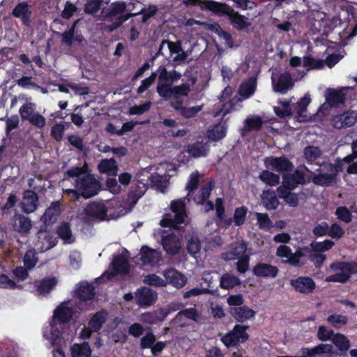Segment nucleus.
<instances>
[{"label":"nucleus","instance_id":"nucleus-15","mask_svg":"<svg viewBox=\"0 0 357 357\" xmlns=\"http://www.w3.org/2000/svg\"><path fill=\"white\" fill-rule=\"evenodd\" d=\"M38 205V196L37 193L32 190H26L23 193V200L21 203V207L26 213L34 212Z\"/></svg>","mask_w":357,"mask_h":357},{"label":"nucleus","instance_id":"nucleus-1","mask_svg":"<svg viewBox=\"0 0 357 357\" xmlns=\"http://www.w3.org/2000/svg\"><path fill=\"white\" fill-rule=\"evenodd\" d=\"M88 165L84 163L82 167H73L65 173V178H76L75 188L82 192V197L88 199L97 195L101 190L100 182L93 174H85Z\"/></svg>","mask_w":357,"mask_h":357},{"label":"nucleus","instance_id":"nucleus-38","mask_svg":"<svg viewBox=\"0 0 357 357\" xmlns=\"http://www.w3.org/2000/svg\"><path fill=\"white\" fill-rule=\"evenodd\" d=\"M98 169L100 173L116 175L118 169L116 161L114 158L102 160Z\"/></svg>","mask_w":357,"mask_h":357},{"label":"nucleus","instance_id":"nucleus-32","mask_svg":"<svg viewBox=\"0 0 357 357\" xmlns=\"http://www.w3.org/2000/svg\"><path fill=\"white\" fill-rule=\"evenodd\" d=\"M186 249L192 256L198 254L201 250V242L195 232H188L185 234Z\"/></svg>","mask_w":357,"mask_h":357},{"label":"nucleus","instance_id":"nucleus-60","mask_svg":"<svg viewBox=\"0 0 357 357\" xmlns=\"http://www.w3.org/2000/svg\"><path fill=\"white\" fill-rule=\"evenodd\" d=\"M157 76L158 77V72H153L149 77L143 79L142 81L141 85L137 89V93L138 94L143 93L146 90H147L153 84Z\"/></svg>","mask_w":357,"mask_h":357},{"label":"nucleus","instance_id":"nucleus-58","mask_svg":"<svg viewBox=\"0 0 357 357\" xmlns=\"http://www.w3.org/2000/svg\"><path fill=\"white\" fill-rule=\"evenodd\" d=\"M303 66L308 69H321L324 66V62L321 59H315L311 56L303 57Z\"/></svg>","mask_w":357,"mask_h":357},{"label":"nucleus","instance_id":"nucleus-62","mask_svg":"<svg viewBox=\"0 0 357 357\" xmlns=\"http://www.w3.org/2000/svg\"><path fill=\"white\" fill-rule=\"evenodd\" d=\"M344 229L337 222L333 223L331 227L328 226V236L333 238H340L344 236Z\"/></svg>","mask_w":357,"mask_h":357},{"label":"nucleus","instance_id":"nucleus-25","mask_svg":"<svg viewBox=\"0 0 357 357\" xmlns=\"http://www.w3.org/2000/svg\"><path fill=\"white\" fill-rule=\"evenodd\" d=\"M167 281L176 288L183 287L187 282L186 277L174 268H169L164 272Z\"/></svg>","mask_w":357,"mask_h":357},{"label":"nucleus","instance_id":"nucleus-40","mask_svg":"<svg viewBox=\"0 0 357 357\" xmlns=\"http://www.w3.org/2000/svg\"><path fill=\"white\" fill-rule=\"evenodd\" d=\"M91 352L90 346L86 342L75 344L71 348L72 356L75 357H91Z\"/></svg>","mask_w":357,"mask_h":357},{"label":"nucleus","instance_id":"nucleus-5","mask_svg":"<svg viewBox=\"0 0 357 357\" xmlns=\"http://www.w3.org/2000/svg\"><path fill=\"white\" fill-rule=\"evenodd\" d=\"M190 86L188 83L179 85H164L162 89L157 91L158 96L165 100L188 96Z\"/></svg>","mask_w":357,"mask_h":357},{"label":"nucleus","instance_id":"nucleus-9","mask_svg":"<svg viewBox=\"0 0 357 357\" xmlns=\"http://www.w3.org/2000/svg\"><path fill=\"white\" fill-rule=\"evenodd\" d=\"M290 284L296 291L307 295L313 293L316 289L315 282L309 276H299L292 279Z\"/></svg>","mask_w":357,"mask_h":357},{"label":"nucleus","instance_id":"nucleus-49","mask_svg":"<svg viewBox=\"0 0 357 357\" xmlns=\"http://www.w3.org/2000/svg\"><path fill=\"white\" fill-rule=\"evenodd\" d=\"M245 128L249 131L259 130L263 125L262 119L259 116L248 117L245 120Z\"/></svg>","mask_w":357,"mask_h":357},{"label":"nucleus","instance_id":"nucleus-56","mask_svg":"<svg viewBox=\"0 0 357 357\" xmlns=\"http://www.w3.org/2000/svg\"><path fill=\"white\" fill-rule=\"evenodd\" d=\"M158 10V7L153 4H149L147 8H143L141 10L136 13L137 15H142V21L143 23L146 22L151 17L155 16Z\"/></svg>","mask_w":357,"mask_h":357},{"label":"nucleus","instance_id":"nucleus-34","mask_svg":"<svg viewBox=\"0 0 357 357\" xmlns=\"http://www.w3.org/2000/svg\"><path fill=\"white\" fill-rule=\"evenodd\" d=\"M31 12L29 10V5L26 2L18 3L13 10V15L20 18L23 24H29L30 22Z\"/></svg>","mask_w":357,"mask_h":357},{"label":"nucleus","instance_id":"nucleus-51","mask_svg":"<svg viewBox=\"0 0 357 357\" xmlns=\"http://www.w3.org/2000/svg\"><path fill=\"white\" fill-rule=\"evenodd\" d=\"M126 9L124 1H115L111 3L107 12V16L113 17L123 13Z\"/></svg>","mask_w":357,"mask_h":357},{"label":"nucleus","instance_id":"nucleus-42","mask_svg":"<svg viewBox=\"0 0 357 357\" xmlns=\"http://www.w3.org/2000/svg\"><path fill=\"white\" fill-rule=\"evenodd\" d=\"M113 268L116 273L126 274L129 271L127 259L122 255H117L113 261Z\"/></svg>","mask_w":357,"mask_h":357},{"label":"nucleus","instance_id":"nucleus-13","mask_svg":"<svg viewBox=\"0 0 357 357\" xmlns=\"http://www.w3.org/2000/svg\"><path fill=\"white\" fill-rule=\"evenodd\" d=\"M357 119V114L354 111H347L342 114L335 115L331 123L333 126L337 129L352 126Z\"/></svg>","mask_w":357,"mask_h":357},{"label":"nucleus","instance_id":"nucleus-63","mask_svg":"<svg viewBox=\"0 0 357 357\" xmlns=\"http://www.w3.org/2000/svg\"><path fill=\"white\" fill-rule=\"evenodd\" d=\"M155 341L156 338L155 335L152 332H149L142 337L140 348L142 349H151Z\"/></svg>","mask_w":357,"mask_h":357},{"label":"nucleus","instance_id":"nucleus-26","mask_svg":"<svg viewBox=\"0 0 357 357\" xmlns=\"http://www.w3.org/2000/svg\"><path fill=\"white\" fill-rule=\"evenodd\" d=\"M230 314L238 322H244L253 318L255 312L246 305L231 307Z\"/></svg>","mask_w":357,"mask_h":357},{"label":"nucleus","instance_id":"nucleus-44","mask_svg":"<svg viewBox=\"0 0 357 357\" xmlns=\"http://www.w3.org/2000/svg\"><path fill=\"white\" fill-rule=\"evenodd\" d=\"M259 178L262 182L270 186H275L280 183L279 175L268 170H263L260 173Z\"/></svg>","mask_w":357,"mask_h":357},{"label":"nucleus","instance_id":"nucleus-41","mask_svg":"<svg viewBox=\"0 0 357 357\" xmlns=\"http://www.w3.org/2000/svg\"><path fill=\"white\" fill-rule=\"evenodd\" d=\"M226 132L227 128L225 125L217 123L212 129L208 130V137L213 142H218L225 137Z\"/></svg>","mask_w":357,"mask_h":357},{"label":"nucleus","instance_id":"nucleus-4","mask_svg":"<svg viewBox=\"0 0 357 357\" xmlns=\"http://www.w3.org/2000/svg\"><path fill=\"white\" fill-rule=\"evenodd\" d=\"M248 325L236 324L232 330L223 335L220 340L227 348L236 347L239 344H243L249 339L247 330Z\"/></svg>","mask_w":357,"mask_h":357},{"label":"nucleus","instance_id":"nucleus-37","mask_svg":"<svg viewBox=\"0 0 357 357\" xmlns=\"http://www.w3.org/2000/svg\"><path fill=\"white\" fill-rule=\"evenodd\" d=\"M57 280L55 278H45L36 284L39 295H45L56 286Z\"/></svg>","mask_w":357,"mask_h":357},{"label":"nucleus","instance_id":"nucleus-48","mask_svg":"<svg viewBox=\"0 0 357 357\" xmlns=\"http://www.w3.org/2000/svg\"><path fill=\"white\" fill-rule=\"evenodd\" d=\"M248 211V208L245 206L235 208L233 215V221L236 226L240 227L245 223Z\"/></svg>","mask_w":357,"mask_h":357},{"label":"nucleus","instance_id":"nucleus-59","mask_svg":"<svg viewBox=\"0 0 357 357\" xmlns=\"http://www.w3.org/2000/svg\"><path fill=\"white\" fill-rule=\"evenodd\" d=\"M256 217L259 229H268L273 227V222L267 213H257Z\"/></svg>","mask_w":357,"mask_h":357},{"label":"nucleus","instance_id":"nucleus-18","mask_svg":"<svg viewBox=\"0 0 357 357\" xmlns=\"http://www.w3.org/2000/svg\"><path fill=\"white\" fill-rule=\"evenodd\" d=\"M161 255L159 252L146 245L142 247L140 250V260L144 265L153 266L160 260Z\"/></svg>","mask_w":357,"mask_h":357},{"label":"nucleus","instance_id":"nucleus-29","mask_svg":"<svg viewBox=\"0 0 357 357\" xmlns=\"http://www.w3.org/2000/svg\"><path fill=\"white\" fill-rule=\"evenodd\" d=\"M73 315L71 307L61 305L54 310L53 317L59 324H66L71 320Z\"/></svg>","mask_w":357,"mask_h":357},{"label":"nucleus","instance_id":"nucleus-36","mask_svg":"<svg viewBox=\"0 0 357 357\" xmlns=\"http://www.w3.org/2000/svg\"><path fill=\"white\" fill-rule=\"evenodd\" d=\"M229 21L233 27L238 31L245 29L251 25L248 19L238 12H234L233 15H231Z\"/></svg>","mask_w":357,"mask_h":357},{"label":"nucleus","instance_id":"nucleus-53","mask_svg":"<svg viewBox=\"0 0 357 357\" xmlns=\"http://www.w3.org/2000/svg\"><path fill=\"white\" fill-rule=\"evenodd\" d=\"M0 121H6V133L9 135L10 132L18 127L20 119L17 114L12 115L10 117L3 116L0 118Z\"/></svg>","mask_w":357,"mask_h":357},{"label":"nucleus","instance_id":"nucleus-47","mask_svg":"<svg viewBox=\"0 0 357 357\" xmlns=\"http://www.w3.org/2000/svg\"><path fill=\"white\" fill-rule=\"evenodd\" d=\"M335 245L334 242L329 239H326L324 241H312L310 244V248L312 251L324 252L331 250Z\"/></svg>","mask_w":357,"mask_h":357},{"label":"nucleus","instance_id":"nucleus-27","mask_svg":"<svg viewBox=\"0 0 357 357\" xmlns=\"http://www.w3.org/2000/svg\"><path fill=\"white\" fill-rule=\"evenodd\" d=\"M345 100V94L342 91L331 89L327 90L326 102L331 107H337L340 105H343Z\"/></svg>","mask_w":357,"mask_h":357},{"label":"nucleus","instance_id":"nucleus-14","mask_svg":"<svg viewBox=\"0 0 357 357\" xmlns=\"http://www.w3.org/2000/svg\"><path fill=\"white\" fill-rule=\"evenodd\" d=\"M252 271V274L257 278H275L279 273V269L275 266L259 262L253 266Z\"/></svg>","mask_w":357,"mask_h":357},{"label":"nucleus","instance_id":"nucleus-6","mask_svg":"<svg viewBox=\"0 0 357 357\" xmlns=\"http://www.w3.org/2000/svg\"><path fill=\"white\" fill-rule=\"evenodd\" d=\"M299 357H321L324 354H328V357H336L337 353L333 349L330 344H319L318 345L309 348L302 347L298 352Z\"/></svg>","mask_w":357,"mask_h":357},{"label":"nucleus","instance_id":"nucleus-45","mask_svg":"<svg viewBox=\"0 0 357 357\" xmlns=\"http://www.w3.org/2000/svg\"><path fill=\"white\" fill-rule=\"evenodd\" d=\"M304 251L308 252V259L310 261L313 262L316 268H320L324 264L326 257V255L321 252L312 251L309 247H304Z\"/></svg>","mask_w":357,"mask_h":357},{"label":"nucleus","instance_id":"nucleus-23","mask_svg":"<svg viewBox=\"0 0 357 357\" xmlns=\"http://www.w3.org/2000/svg\"><path fill=\"white\" fill-rule=\"evenodd\" d=\"M294 86L291 74L285 71L279 75L277 83H273V90L281 94H284Z\"/></svg>","mask_w":357,"mask_h":357},{"label":"nucleus","instance_id":"nucleus-2","mask_svg":"<svg viewBox=\"0 0 357 357\" xmlns=\"http://www.w3.org/2000/svg\"><path fill=\"white\" fill-rule=\"evenodd\" d=\"M170 210L174 213L164 214L160 225L162 227H171L177 229L178 225L183 223L186 214L185 198H180L171 202Z\"/></svg>","mask_w":357,"mask_h":357},{"label":"nucleus","instance_id":"nucleus-8","mask_svg":"<svg viewBox=\"0 0 357 357\" xmlns=\"http://www.w3.org/2000/svg\"><path fill=\"white\" fill-rule=\"evenodd\" d=\"M158 73V80L156 86V91L162 89L164 85H173L174 82L178 81L181 77V74L176 70L168 71L167 69L160 66L157 70Z\"/></svg>","mask_w":357,"mask_h":357},{"label":"nucleus","instance_id":"nucleus-17","mask_svg":"<svg viewBox=\"0 0 357 357\" xmlns=\"http://www.w3.org/2000/svg\"><path fill=\"white\" fill-rule=\"evenodd\" d=\"M32 227L31 220L29 217L20 213H15L13 218V230L22 235L29 233Z\"/></svg>","mask_w":357,"mask_h":357},{"label":"nucleus","instance_id":"nucleus-22","mask_svg":"<svg viewBox=\"0 0 357 357\" xmlns=\"http://www.w3.org/2000/svg\"><path fill=\"white\" fill-rule=\"evenodd\" d=\"M95 294L94 287L86 281L79 282V287L75 290V297L81 301H91Z\"/></svg>","mask_w":357,"mask_h":357},{"label":"nucleus","instance_id":"nucleus-46","mask_svg":"<svg viewBox=\"0 0 357 357\" xmlns=\"http://www.w3.org/2000/svg\"><path fill=\"white\" fill-rule=\"evenodd\" d=\"M326 321L333 327L339 329L347 324L349 319L345 315L334 313L329 315L327 317Z\"/></svg>","mask_w":357,"mask_h":357},{"label":"nucleus","instance_id":"nucleus-12","mask_svg":"<svg viewBox=\"0 0 357 357\" xmlns=\"http://www.w3.org/2000/svg\"><path fill=\"white\" fill-rule=\"evenodd\" d=\"M84 213L92 219L102 221L107 215V208L102 202H91L84 208Z\"/></svg>","mask_w":357,"mask_h":357},{"label":"nucleus","instance_id":"nucleus-20","mask_svg":"<svg viewBox=\"0 0 357 357\" xmlns=\"http://www.w3.org/2000/svg\"><path fill=\"white\" fill-rule=\"evenodd\" d=\"M162 245L164 250L170 255H174L179 252L180 241L174 234H169L162 237Z\"/></svg>","mask_w":357,"mask_h":357},{"label":"nucleus","instance_id":"nucleus-11","mask_svg":"<svg viewBox=\"0 0 357 357\" xmlns=\"http://www.w3.org/2000/svg\"><path fill=\"white\" fill-rule=\"evenodd\" d=\"M248 249L247 243L241 240L231 244L230 249L221 255V258L226 261H232L245 256Z\"/></svg>","mask_w":357,"mask_h":357},{"label":"nucleus","instance_id":"nucleus-50","mask_svg":"<svg viewBox=\"0 0 357 357\" xmlns=\"http://www.w3.org/2000/svg\"><path fill=\"white\" fill-rule=\"evenodd\" d=\"M213 188V185L211 181L207 185L202 186L195 197V199L197 203L204 204V203L208 199Z\"/></svg>","mask_w":357,"mask_h":357},{"label":"nucleus","instance_id":"nucleus-28","mask_svg":"<svg viewBox=\"0 0 357 357\" xmlns=\"http://www.w3.org/2000/svg\"><path fill=\"white\" fill-rule=\"evenodd\" d=\"M61 211L60 202L56 201L52 202L43 215L45 222L49 225L54 223L60 216Z\"/></svg>","mask_w":357,"mask_h":357},{"label":"nucleus","instance_id":"nucleus-10","mask_svg":"<svg viewBox=\"0 0 357 357\" xmlns=\"http://www.w3.org/2000/svg\"><path fill=\"white\" fill-rule=\"evenodd\" d=\"M157 298V293L149 287L139 288L135 292V301L140 307L151 306L155 303Z\"/></svg>","mask_w":357,"mask_h":357},{"label":"nucleus","instance_id":"nucleus-7","mask_svg":"<svg viewBox=\"0 0 357 357\" xmlns=\"http://www.w3.org/2000/svg\"><path fill=\"white\" fill-rule=\"evenodd\" d=\"M264 164L266 167L280 173L292 172L294 167V164L285 156L266 158Z\"/></svg>","mask_w":357,"mask_h":357},{"label":"nucleus","instance_id":"nucleus-16","mask_svg":"<svg viewBox=\"0 0 357 357\" xmlns=\"http://www.w3.org/2000/svg\"><path fill=\"white\" fill-rule=\"evenodd\" d=\"M282 183L289 190L296 189L298 185H304L306 183L304 173L296 169L292 174H286L282 176Z\"/></svg>","mask_w":357,"mask_h":357},{"label":"nucleus","instance_id":"nucleus-19","mask_svg":"<svg viewBox=\"0 0 357 357\" xmlns=\"http://www.w3.org/2000/svg\"><path fill=\"white\" fill-rule=\"evenodd\" d=\"M305 170L310 174L312 182L319 186L329 187L336 182L335 174H316L314 172L310 171L307 167H304Z\"/></svg>","mask_w":357,"mask_h":357},{"label":"nucleus","instance_id":"nucleus-3","mask_svg":"<svg viewBox=\"0 0 357 357\" xmlns=\"http://www.w3.org/2000/svg\"><path fill=\"white\" fill-rule=\"evenodd\" d=\"M330 268L335 273L327 276L325 281L344 284L349 280L351 275L357 274V262L335 261L331 264Z\"/></svg>","mask_w":357,"mask_h":357},{"label":"nucleus","instance_id":"nucleus-54","mask_svg":"<svg viewBox=\"0 0 357 357\" xmlns=\"http://www.w3.org/2000/svg\"><path fill=\"white\" fill-rule=\"evenodd\" d=\"M337 218L344 223H349L352 220V215L347 206L337 207L335 212Z\"/></svg>","mask_w":357,"mask_h":357},{"label":"nucleus","instance_id":"nucleus-52","mask_svg":"<svg viewBox=\"0 0 357 357\" xmlns=\"http://www.w3.org/2000/svg\"><path fill=\"white\" fill-rule=\"evenodd\" d=\"M179 114L184 119H190L197 116L203 109V105H197L191 107H183L180 108Z\"/></svg>","mask_w":357,"mask_h":357},{"label":"nucleus","instance_id":"nucleus-21","mask_svg":"<svg viewBox=\"0 0 357 357\" xmlns=\"http://www.w3.org/2000/svg\"><path fill=\"white\" fill-rule=\"evenodd\" d=\"M162 44L167 45L170 57L172 56L174 54H177V55L173 58V61H184L187 59L188 54L185 51H183L181 45V42L180 40L173 42L169 40L164 39L162 40Z\"/></svg>","mask_w":357,"mask_h":357},{"label":"nucleus","instance_id":"nucleus-61","mask_svg":"<svg viewBox=\"0 0 357 357\" xmlns=\"http://www.w3.org/2000/svg\"><path fill=\"white\" fill-rule=\"evenodd\" d=\"M334 335H335V333L333 330H328L324 326H320L318 328L317 337L321 341H332V338Z\"/></svg>","mask_w":357,"mask_h":357},{"label":"nucleus","instance_id":"nucleus-33","mask_svg":"<svg viewBox=\"0 0 357 357\" xmlns=\"http://www.w3.org/2000/svg\"><path fill=\"white\" fill-rule=\"evenodd\" d=\"M108 313L106 310H100L96 312L90 319L88 326L92 328L93 332H99L103 324L107 321Z\"/></svg>","mask_w":357,"mask_h":357},{"label":"nucleus","instance_id":"nucleus-30","mask_svg":"<svg viewBox=\"0 0 357 357\" xmlns=\"http://www.w3.org/2000/svg\"><path fill=\"white\" fill-rule=\"evenodd\" d=\"M256 89L257 78L250 77L241 84L238 93L244 99H247L255 93Z\"/></svg>","mask_w":357,"mask_h":357},{"label":"nucleus","instance_id":"nucleus-64","mask_svg":"<svg viewBox=\"0 0 357 357\" xmlns=\"http://www.w3.org/2000/svg\"><path fill=\"white\" fill-rule=\"evenodd\" d=\"M328 224L324 221L316 225L312 229V234L315 237H322L328 235Z\"/></svg>","mask_w":357,"mask_h":357},{"label":"nucleus","instance_id":"nucleus-24","mask_svg":"<svg viewBox=\"0 0 357 357\" xmlns=\"http://www.w3.org/2000/svg\"><path fill=\"white\" fill-rule=\"evenodd\" d=\"M261 199L263 206L268 211L275 210L280 205L277 195L272 189L264 190Z\"/></svg>","mask_w":357,"mask_h":357},{"label":"nucleus","instance_id":"nucleus-31","mask_svg":"<svg viewBox=\"0 0 357 357\" xmlns=\"http://www.w3.org/2000/svg\"><path fill=\"white\" fill-rule=\"evenodd\" d=\"M56 234L65 243L70 244L75 241L73 236L70 224L63 221L56 229Z\"/></svg>","mask_w":357,"mask_h":357},{"label":"nucleus","instance_id":"nucleus-39","mask_svg":"<svg viewBox=\"0 0 357 357\" xmlns=\"http://www.w3.org/2000/svg\"><path fill=\"white\" fill-rule=\"evenodd\" d=\"M241 284V281L236 275L225 273L220 278V286L224 289H230Z\"/></svg>","mask_w":357,"mask_h":357},{"label":"nucleus","instance_id":"nucleus-55","mask_svg":"<svg viewBox=\"0 0 357 357\" xmlns=\"http://www.w3.org/2000/svg\"><path fill=\"white\" fill-rule=\"evenodd\" d=\"M36 109V104L33 102L24 103L19 109L22 121H28V119L34 114Z\"/></svg>","mask_w":357,"mask_h":357},{"label":"nucleus","instance_id":"nucleus-43","mask_svg":"<svg viewBox=\"0 0 357 357\" xmlns=\"http://www.w3.org/2000/svg\"><path fill=\"white\" fill-rule=\"evenodd\" d=\"M321 154V149L314 146H307L303 151L304 157L307 162L310 165L320 158Z\"/></svg>","mask_w":357,"mask_h":357},{"label":"nucleus","instance_id":"nucleus-57","mask_svg":"<svg viewBox=\"0 0 357 357\" xmlns=\"http://www.w3.org/2000/svg\"><path fill=\"white\" fill-rule=\"evenodd\" d=\"M144 282L150 286L162 287L166 285V282L156 274L151 273L145 276Z\"/></svg>","mask_w":357,"mask_h":357},{"label":"nucleus","instance_id":"nucleus-35","mask_svg":"<svg viewBox=\"0 0 357 357\" xmlns=\"http://www.w3.org/2000/svg\"><path fill=\"white\" fill-rule=\"evenodd\" d=\"M332 342L336 348L341 352V356H345L347 351L351 347L350 340L346 335L342 333H337L334 335L332 338Z\"/></svg>","mask_w":357,"mask_h":357}]
</instances>
